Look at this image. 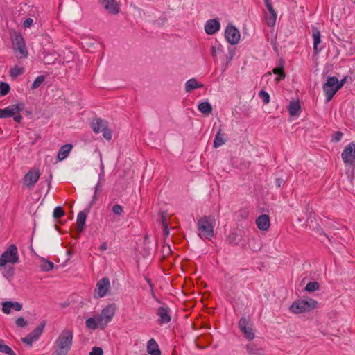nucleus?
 <instances>
[{
    "instance_id": "23",
    "label": "nucleus",
    "mask_w": 355,
    "mask_h": 355,
    "mask_svg": "<svg viewBox=\"0 0 355 355\" xmlns=\"http://www.w3.org/2000/svg\"><path fill=\"white\" fill-rule=\"evenodd\" d=\"M87 218V213L85 211H80L77 216V232L80 233L83 231L85 225Z\"/></svg>"
},
{
    "instance_id": "16",
    "label": "nucleus",
    "mask_w": 355,
    "mask_h": 355,
    "mask_svg": "<svg viewBox=\"0 0 355 355\" xmlns=\"http://www.w3.org/2000/svg\"><path fill=\"white\" fill-rule=\"evenodd\" d=\"M220 28V22L215 19L208 20L205 25V31L208 35L214 34Z\"/></svg>"
},
{
    "instance_id": "52",
    "label": "nucleus",
    "mask_w": 355,
    "mask_h": 355,
    "mask_svg": "<svg viewBox=\"0 0 355 355\" xmlns=\"http://www.w3.org/2000/svg\"><path fill=\"white\" fill-rule=\"evenodd\" d=\"M347 77L345 76V78H343L340 81H339L338 80V85H337V87H336V89L338 90H339L345 83L346 80H347Z\"/></svg>"
},
{
    "instance_id": "26",
    "label": "nucleus",
    "mask_w": 355,
    "mask_h": 355,
    "mask_svg": "<svg viewBox=\"0 0 355 355\" xmlns=\"http://www.w3.org/2000/svg\"><path fill=\"white\" fill-rule=\"evenodd\" d=\"M46 325V322L42 321L39 326H37L33 331H32L29 334L35 339V340H38L39 337L43 332L44 328Z\"/></svg>"
},
{
    "instance_id": "47",
    "label": "nucleus",
    "mask_w": 355,
    "mask_h": 355,
    "mask_svg": "<svg viewBox=\"0 0 355 355\" xmlns=\"http://www.w3.org/2000/svg\"><path fill=\"white\" fill-rule=\"evenodd\" d=\"M21 341L27 345H32L33 341H35L30 334H28L25 338H21Z\"/></svg>"
},
{
    "instance_id": "61",
    "label": "nucleus",
    "mask_w": 355,
    "mask_h": 355,
    "mask_svg": "<svg viewBox=\"0 0 355 355\" xmlns=\"http://www.w3.org/2000/svg\"><path fill=\"white\" fill-rule=\"evenodd\" d=\"M96 200H97V193H96L94 192V196H93V199H92V201L91 204L92 205L94 204L96 201Z\"/></svg>"
},
{
    "instance_id": "57",
    "label": "nucleus",
    "mask_w": 355,
    "mask_h": 355,
    "mask_svg": "<svg viewBox=\"0 0 355 355\" xmlns=\"http://www.w3.org/2000/svg\"><path fill=\"white\" fill-rule=\"evenodd\" d=\"M205 294H203V295H202V294L201 293V300H200V302H201V309H202V307L207 306V304H205V302H204V301H205Z\"/></svg>"
},
{
    "instance_id": "21",
    "label": "nucleus",
    "mask_w": 355,
    "mask_h": 355,
    "mask_svg": "<svg viewBox=\"0 0 355 355\" xmlns=\"http://www.w3.org/2000/svg\"><path fill=\"white\" fill-rule=\"evenodd\" d=\"M147 352L150 355H161L159 346L154 338H151L147 343Z\"/></svg>"
},
{
    "instance_id": "56",
    "label": "nucleus",
    "mask_w": 355,
    "mask_h": 355,
    "mask_svg": "<svg viewBox=\"0 0 355 355\" xmlns=\"http://www.w3.org/2000/svg\"><path fill=\"white\" fill-rule=\"evenodd\" d=\"M169 232H170V230H169V228H168V225L167 226H164L163 227V233H164V236L165 237H167L168 235H169Z\"/></svg>"
},
{
    "instance_id": "18",
    "label": "nucleus",
    "mask_w": 355,
    "mask_h": 355,
    "mask_svg": "<svg viewBox=\"0 0 355 355\" xmlns=\"http://www.w3.org/2000/svg\"><path fill=\"white\" fill-rule=\"evenodd\" d=\"M14 309L17 311H19L22 309V306L18 302L6 301L2 304V311L4 313L8 314L11 311V309Z\"/></svg>"
},
{
    "instance_id": "33",
    "label": "nucleus",
    "mask_w": 355,
    "mask_h": 355,
    "mask_svg": "<svg viewBox=\"0 0 355 355\" xmlns=\"http://www.w3.org/2000/svg\"><path fill=\"white\" fill-rule=\"evenodd\" d=\"M3 275L4 277L7 279H10L13 277L15 275V268L12 266H6L4 267V270L3 272Z\"/></svg>"
},
{
    "instance_id": "44",
    "label": "nucleus",
    "mask_w": 355,
    "mask_h": 355,
    "mask_svg": "<svg viewBox=\"0 0 355 355\" xmlns=\"http://www.w3.org/2000/svg\"><path fill=\"white\" fill-rule=\"evenodd\" d=\"M112 211L116 215H121L123 211V208L119 205H114L112 208Z\"/></svg>"
},
{
    "instance_id": "22",
    "label": "nucleus",
    "mask_w": 355,
    "mask_h": 355,
    "mask_svg": "<svg viewBox=\"0 0 355 355\" xmlns=\"http://www.w3.org/2000/svg\"><path fill=\"white\" fill-rule=\"evenodd\" d=\"M73 146L71 144H64L60 147L58 152L57 158L59 161L64 160L67 157L70 151L71 150Z\"/></svg>"
},
{
    "instance_id": "24",
    "label": "nucleus",
    "mask_w": 355,
    "mask_h": 355,
    "mask_svg": "<svg viewBox=\"0 0 355 355\" xmlns=\"http://www.w3.org/2000/svg\"><path fill=\"white\" fill-rule=\"evenodd\" d=\"M312 37L313 38V49L315 53H317L319 51V49H318V46L321 42V35L320 32L316 27L312 28Z\"/></svg>"
},
{
    "instance_id": "64",
    "label": "nucleus",
    "mask_w": 355,
    "mask_h": 355,
    "mask_svg": "<svg viewBox=\"0 0 355 355\" xmlns=\"http://www.w3.org/2000/svg\"><path fill=\"white\" fill-rule=\"evenodd\" d=\"M194 343H195L196 346L198 348H199V347H200V346H199V345L198 344V337L195 339Z\"/></svg>"
},
{
    "instance_id": "46",
    "label": "nucleus",
    "mask_w": 355,
    "mask_h": 355,
    "mask_svg": "<svg viewBox=\"0 0 355 355\" xmlns=\"http://www.w3.org/2000/svg\"><path fill=\"white\" fill-rule=\"evenodd\" d=\"M103 351L102 348L98 347H94L89 353V355H103Z\"/></svg>"
},
{
    "instance_id": "10",
    "label": "nucleus",
    "mask_w": 355,
    "mask_h": 355,
    "mask_svg": "<svg viewBox=\"0 0 355 355\" xmlns=\"http://www.w3.org/2000/svg\"><path fill=\"white\" fill-rule=\"evenodd\" d=\"M239 327L246 338L252 340L254 338V333L252 326L245 318H241L240 319Z\"/></svg>"
},
{
    "instance_id": "59",
    "label": "nucleus",
    "mask_w": 355,
    "mask_h": 355,
    "mask_svg": "<svg viewBox=\"0 0 355 355\" xmlns=\"http://www.w3.org/2000/svg\"><path fill=\"white\" fill-rule=\"evenodd\" d=\"M101 166H102V168H101V173L99 174V180L100 182L103 180L104 178V171H103V164H101Z\"/></svg>"
},
{
    "instance_id": "20",
    "label": "nucleus",
    "mask_w": 355,
    "mask_h": 355,
    "mask_svg": "<svg viewBox=\"0 0 355 355\" xmlns=\"http://www.w3.org/2000/svg\"><path fill=\"white\" fill-rule=\"evenodd\" d=\"M107 127V123L105 121L101 119H96L92 121L91 128L96 133H99Z\"/></svg>"
},
{
    "instance_id": "58",
    "label": "nucleus",
    "mask_w": 355,
    "mask_h": 355,
    "mask_svg": "<svg viewBox=\"0 0 355 355\" xmlns=\"http://www.w3.org/2000/svg\"><path fill=\"white\" fill-rule=\"evenodd\" d=\"M284 183V181L282 178H278L276 180V184L278 187H280L282 186V184H283Z\"/></svg>"
},
{
    "instance_id": "28",
    "label": "nucleus",
    "mask_w": 355,
    "mask_h": 355,
    "mask_svg": "<svg viewBox=\"0 0 355 355\" xmlns=\"http://www.w3.org/2000/svg\"><path fill=\"white\" fill-rule=\"evenodd\" d=\"M200 87V85L198 81L195 78L189 79L186 82L185 84V91L187 92H191L194 89H197Z\"/></svg>"
},
{
    "instance_id": "36",
    "label": "nucleus",
    "mask_w": 355,
    "mask_h": 355,
    "mask_svg": "<svg viewBox=\"0 0 355 355\" xmlns=\"http://www.w3.org/2000/svg\"><path fill=\"white\" fill-rule=\"evenodd\" d=\"M24 72V69L23 67H19L17 66H15L10 71V76L13 78H17V76L23 74Z\"/></svg>"
},
{
    "instance_id": "31",
    "label": "nucleus",
    "mask_w": 355,
    "mask_h": 355,
    "mask_svg": "<svg viewBox=\"0 0 355 355\" xmlns=\"http://www.w3.org/2000/svg\"><path fill=\"white\" fill-rule=\"evenodd\" d=\"M54 267V263L52 261L46 260L45 259H42L40 268L42 271L49 272Z\"/></svg>"
},
{
    "instance_id": "29",
    "label": "nucleus",
    "mask_w": 355,
    "mask_h": 355,
    "mask_svg": "<svg viewBox=\"0 0 355 355\" xmlns=\"http://www.w3.org/2000/svg\"><path fill=\"white\" fill-rule=\"evenodd\" d=\"M225 141H226L225 135V133H221V130H220L218 132V133L216 136V138L214 139V146L215 148H218V147L222 146L223 144H224Z\"/></svg>"
},
{
    "instance_id": "19",
    "label": "nucleus",
    "mask_w": 355,
    "mask_h": 355,
    "mask_svg": "<svg viewBox=\"0 0 355 355\" xmlns=\"http://www.w3.org/2000/svg\"><path fill=\"white\" fill-rule=\"evenodd\" d=\"M85 325L86 327L93 330L96 329L98 328H100L101 329H103L105 328L102 322H99V318L97 315L94 318H87L85 321Z\"/></svg>"
},
{
    "instance_id": "37",
    "label": "nucleus",
    "mask_w": 355,
    "mask_h": 355,
    "mask_svg": "<svg viewBox=\"0 0 355 355\" xmlns=\"http://www.w3.org/2000/svg\"><path fill=\"white\" fill-rule=\"evenodd\" d=\"M0 352L9 355H16L15 352L9 346L3 344V343L0 345Z\"/></svg>"
},
{
    "instance_id": "17",
    "label": "nucleus",
    "mask_w": 355,
    "mask_h": 355,
    "mask_svg": "<svg viewBox=\"0 0 355 355\" xmlns=\"http://www.w3.org/2000/svg\"><path fill=\"white\" fill-rule=\"evenodd\" d=\"M270 218L267 214H262L256 219V225L261 231H266L270 227Z\"/></svg>"
},
{
    "instance_id": "63",
    "label": "nucleus",
    "mask_w": 355,
    "mask_h": 355,
    "mask_svg": "<svg viewBox=\"0 0 355 355\" xmlns=\"http://www.w3.org/2000/svg\"><path fill=\"white\" fill-rule=\"evenodd\" d=\"M196 226L198 230H200V218H198V217L196 218Z\"/></svg>"
},
{
    "instance_id": "51",
    "label": "nucleus",
    "mask_w": 355,
    "mask_h": 355,
    "mask_svg": "<svg viewBox=\"0 0 355 355\" xmlns=\"http://www.w3.org/2000/svg\"><path fill=\"white\" fill-rule=\"evenodd\" d=\"M33 23V20L31 18H26L23 23V26L24 28H29L32 26Z\"/></svg>"
},
{
    "instance_id": "39",
    "label": "nucleus",
    "mask_w": 355,
    "mask_h": 355,
    "mask_svg": "<svg viewBox=\"0 0 355 355\" xmlns=\"http://www.w3.org/2000/svg\"><path fill=\"white\" fill-rule=\"evenodd\" d=\"M212 110L211 105L208 102L201 103V113L208 114Z\"/></svg>"
},
{
    "instance_id": "43",
    "label": "nucleus",
    "mask_w": 355,
    "mask_h": 355,
    "mask_svg": "<svg viewBox=\"0 0 355 355\" xmlns=\"http://www.w3.org/2000/svg\"><path fill=\"white\" fill-rule=\"evenodd\" d=\"M259 96L261 98H262L264 103H268L270 101V96L269 94L265 92V91H260L259 93Z\"/></svg>"
},
{
    "instance_id": "6",
    "label": "nucleus",
    "mask_w": 355,
    "mask_h": 355,
    "mask_svg": "<svg viewBox=\"0 0 355 355\" xmlns=\"http://www.w3.org/2000/svg\"><path fill=\"white\" fill-rule=\"evenodd\" d=\"M110 288V282L109 278L103 277L100 279L96 286L94 297L96 299L102 298L106 295Z\"/></svg>"
},
{
    "instance_id": "53",
    "label": "nucleus",
    "mask_w": 355,
    "mask_h": 355,
    "mask_svg": "<svg viewBox=\"0 0 355 355\" xmlns=\"http://www.w3.org/2000/svg\"><path fill=\"white\" fill-rule=\"evenodd\" d=\"M101 187H102V184H101L100 180H98V183L96 184V185L94 188V192L96 193H98V192H100L101 191Z\"/></svg>"
},
{
    "instance_id": "15",
    "label": "nucleus",
    "mask_w": 355,
    "mask_h": 355,
    "mask_svg": "<svg viewBox=\"0 0 355 355\" xmlns=\"http://www.w3.org/2000/svg\"><path fill=\"white\" fill-rule=\"evenodd\" d=\"M266 6L267 8L268 11L270 13V15L266 17L267 24L269 26H274L277 20V13L273 8L272 3L270 0H264Z\"/></svg>"
},
{
    "instance_id": "14",
    "label": "nucleus",
    "mask_w": 355,
    "mask_h": 355,
    "mask_svg": "<svg viewBox=\"0 0 355 355\" xmlns=\"http://www.w3.org/2000/svg\"><path fill=\"white\" fill-rule=\"evenodd\" d=\"M99 3L112 15H115L119 12V6L116 0H99Z\"/></svg>"
},
{
    "instance_id": "11",
    "label": "nucleus",
    "mask_w": 355,
    "mask_h": 355,
    "mask_svg": "<svg viewBox=\"0 0 355 355\" xmlns=\"http://www.w3.org/2000/svg\"><path fill=\"white\" fill-rule=\"evenodd\" d=\"M225 37L230 44H236L240 40V32L236 27L228 26L225 32Z\"/></svg>"
},
{
    "instance_id": "40",
    "label": "nucleus",
    "mask_w": 355,
    "mask_h": 355,
    "mask_svg": "<svg viewBox=\"0 0 355 355\" xmlns=\"http://www.w3.org/2000/svg\"><path fill=\"white\" fill-rule=\"evenodd\" d=\"M64 215V211L62 209V207L58 206L54 209L53 216L55 218H56V219L60 218L62 217Z\"/></svg>"
},
{
    "instance_id": "30",
    "label": "nucleus",
    "mask_w": 355,
    "mask_h": 355,
    "mask_svg": "<svg viewBox=\"0 0 355 355\" xmlns=\"http://www.w3.org/2000/svg\"><path fill=\"white\" fill-rule=\"evenodd\" d=\"M13 116H15V112H13V109L11 107V105H10L4 109H0V118L1 119L12 117Z\"/></svg>"
},
{
    "instance_id": "32",
    "label": "nucleus",
    "mask_w": 355,
    "mask_h": 355,
    "mask_svg": "<svg viewBox=\"0 0 355 355\" xmlns=\"http://www.w3.org/2000/svg\"><path fill=\"white\" fill-rule=\"evenodd\" d=\"M247 351L251 355H262L261 349L257 348L253 343L247 345Z\"/></svg>"
},
{
    "instance_id": "54",
    "label": "nucleus",
    "mask_w": 355,
    "mask_h": 355,
    "mask_svg": "<svg viewBox=\"0 0 355 355\" xmlns=\"http://www.w3.org/2000/svg\"><path fill=\"white\" fill-rule=\"evenodd\" d=\"M12 117H13L14 121L17 123H21V121L22 120V116H21V115L19 114V113L18 114H16Z\"/></svg>"
},
{
    "instance_id": "8",
    "label": "nucleus",
    "mask_w": 355,
    "mask_h": 355,
    "mask_svg": "<svg viewBox=\"0 0 355 355\" xmlns=\"http://www.w3.org/2000/svg\"><path fill=\"white\" fill-rule=\"evenodd\" d=\"M116 311L115 304H112L106 306L101 311V314L97 315L99 318V322H101L104 327L112 320Z\"/></svg>"
},
{
    "instance_id": "2",
    "label": "nucleus",
    "mask_w": 355,
    "mask_h": 355,
    "mask_svg": "<svg viewBox=\"0 0 355 355\" xmlns=\"http://www.w3.org/2000/svg\"><path fill=\"white\" fill-rule=\"evenodd\" d=\"M318 302L312 298L297 300L293 303L291 310L295 313L309 312L317 306Z\"/></svg>"
},
{
    "instance_id": "13",
    "label": "nucleus",
    "mask_w": 355,
    "mask_h": 355,
    "mask_svg": "<svg viewBox=\"0 0 355 355\" xmlns=\"http://www.w3.org/2000/svg\"><path fill=\"white\" fill-rule=\"evenodd\" d=\"M40 173L38 170L29 171L24 177V183L28 187H32L38 181Z\"/></svg>"
},
{
    "instance_id": "60",
    "label": "nucleus",
    "mask_w": 355,
    "mask_h": 355,
    "mask_svg": "<svg viewBox=\"0 0 355 355\" xmlns=\"http://www.w3.org/2000/svg\"><path fill=\"white\" fill-rule=\"evenodd\" d=\"M99 248L101 251L105 250L107 249V243L105 242L103 243Z\"/></svg>"
},
{
    "instance_id": "5",
    "label": "nucleus",
    "mask_w": 355,
    "mask_h": 355,
    "mask_svg": "<svg viewBox=\"0 0 355 355\" xmlns=\"http://www.w3.org/2000/svg\"><path fill=\"white\" fill-rule=\"evenodd\" d=\"M338 78L336 77H328L327 82L323 85L322 89L327 96V101L332 99L336 93L338 91L336 89Z\"/></svg>"
},
{
    "instance_id": "62",
    "label": "nucleus",
    "mask_w": 355,
    "mask_h": 355,
    "mask_svg": "<svg viewBox=\"0 0 355 355\" xmlns=\"http://www.w3.org/2000/svg\"><path fill=\"white\" fill-rule=\"evenodd\" d=\"M51 178H52V175H50L49 180H46L49 189H50V187L51 186Z\"/></svg>"
},
{
    "instance_id": "34",
    "label": "nucleus",
    "mask_w": 355,
    "mask_h": 355,
    "mask_svg": "<svg viewBox=\"0 0 355 355\" xmlns=\"http://www.w3.org/2000/svg\"><path fill=\"white\" fill-rule=\"evenodd\" d=\"M10 90V87L8 83L3 81L0 82V97L8 94Z\"/></svg>"
},
{
    "instance_id": "48",
    "label": "nucleus",
    "mask_w": 355,
    "mask_h": 355,
    "mask_svg": "<svg viewBox=\"0 0 355 355\" xmlns=\"http://www.w3.org/2000/svg\"><path fill=\"white\" fill-rule=\"evenodd\" d=\"M16 325L19 327H24L27 325V322L25 320L24 318H19L16 320Z\"/></svg>"
},
{
    "instance_id": "49",
    "label": "nucleus",
    "mask_w": 355,
    "mask_h": 355,
    "mask_svg": "<svg viewBox=\"0 0 355 355\" xmlns=\"http://www.w3.org/2000/svg\"><path fill=\"white\" fill-rule=\"evenodd\" d=\"M103 133V137L106 139V140H110L112 139V132L111 131L107 128V127L102 130L101 132Z\"/></svg>"
},
{
    "instance_id": "25",
    "label": "nucleus",
    "mask_w": 355,
    "mask_h": 355,
    "mask_svg": "<svg viewBox=\"0 0 355 355\" xmlns=\"http://www.w3.org/2000/svg\"><path fill=\"white\" fill-rule=\"evenodd\" d=\"M272 72L277 74V76L275 78V81L279 82L286 77V74L284 70V64L281 61L278 67L273 69Z\"/></svg>"
},
{
    "instance_id": "9",
    "label": "nucleus",
    "mask_w": 355,
    "mask_h": 355,
    "mask_svg": "<svg viewBox=\"0 0 355 355\" xmlns=\"http://www.w3.org/2000/svg\"><path fill=\"white\" fill-rule=\"evenodd\" d=\"M13 49L19 51L20 58H24L28 56V51L24 37L20 34H17L13 40Z\"/></svg>"
},
{
    "instance_id": "38",
    "label": "nucleus",
    "mask_w": 355,
    "mask_h": 355,
    "mask_svg": "<svg viewBox=\"0 0 355 355\" xmlns=\"http://www.w3.org/2000/svg\"><path fill=\"white\" fill-rule=\"evenodd\" d=\"M305 289L309 292L318 291L319 289V284L316 282H310L306 284Z\"/></svg>"
},
{
    "instance_id": "41",
    "label": "nucleus",
    "mask_w": 355,
    "mask_h": 355,
    "mask_svg": "<svg viewBox=\"0 0 355 355\" xmlns=\"http://www.w3.org/2000/svg\"><path fill=\"white\" fill-rule=\"evenodd\" d=\"M162 257L164 259L166 258L170 254H171L172 250L171 249L170 245L168 244L163 245L162 248Z\"/></svg>"
},
{
    "instance_id": "27",
    "label": "nucleus",
    "mask_w": 355,
    "mask_h": 355,
    "mask_svg": "<svg viewBox=\"0 0 355 355\" xmlns=\"http://www.w3.org/2000/svg\"><path fill=\"white\" fill-rule=\"evenodd\" d=\"M300 105L298 101H293L291 102L289 107H288V111L289 114L291 116H297L299 114L300 111Z\"/></svg>"
},
{
    "instance_id": "7",
    "label": "nucleus",
    "mask_w": 355,
    "mask_h": 355,
    "mask_svg": "<svg viewBox=\"0 0 355 355\" xmlns=\"http://www.w3.org/2000/svg\"><path fill=\"white\" fill-rule=\"evenodd\" d=\"M341 157L345 165L353 166L355 162V143L352 142L343 150Z\"/></svg>"
},
{
    "instance_id": "50",
    "label": "nucleus",
    "mask_w": 355,
    "mask_h": 355,
    "mask_svg": "<svg viewBox=\"0 0 355 355\" xmlns=\"http://www.w3.org/2000/svg\"><path fill=\"white\" fill-rule=\"evenodd\" d=\"M343 137V133L340 131L335 132L333 134V140L335 141H340Z\"/></svg>"
},
{
    "instance_id": "35",
    "label": "nucleus",
    "mask_w": 355,
    "mask_h": 355,
    "mask_svg": "<svg viewBox=\"0 0 355 355\" xmlns=\"http://www.w3.org/2000/svg\"><path fill=\"white\" fill-rule=\"evenodd\" d=\"M45 80V76H43V75H41V76H37L35 80H34V82L33 83V84L31 85V89L32 90H34L37 88H38L39 87L41 86V85L44 83Z\"/></svg>"
},
{
    "instance_id": "55",
    "label": "nucleus",
    "mask_w": 355,
    "mask_h": 355,
    "mask_svg": "<svg viewBox=\"0 0 355 355\" xmlns=\"http://www.w3.org/2000/svg\"><path fill=\"white\" fill-rule=\"evenodd\" d=\"M146 281H147V282H148V285H149V286H150V289H151L152 296H153V297H155V293H154V291H153V284H152V282H151L150 279H148V278H147V277H146Z\"/></svg>"
},
{
    "instance_id": "42",
    "label": "nucleus",
    "mask_w": 355,
    "mask_h": 355,
    "mask_svg": "<svg viewBox=\"0 0 355 355\" xmlns=\"http://www.w3.org/2000/svg\"><path fill=\"white\" fill-rule=\"evenodd\" d=\"M24 107L25 105L24 103H19L15 105H11V107L13 109V112H15V115L21 112L24 110Z\"/></svg>"
},
{
    "instance_id": "12",
    "label": "nucleus",
    "mask_w": 355,
    "mask_h": 355,
    "mask_svg": "<svg viewBox=\"0 0 355 355\" xmlns=\"http://www.w3.org/2000/svg\"><path fill=\"white\" fill-rule=\"evenodd\" d=\"M156 314L159 318L157 322L161 325L168 323L171 321L170 309L168 306L159 307Z\"/></svg>"
},
{
    "instance_id": "45",
    "label": "nucleus",
    "mask_w": 355,
    "mask_h": 355,
    "mask_svg": "<svg viewBox=\"0 0 355 355\" xmlns=\"http://www.w3.org/2000/svg\"><path fill=\"white\" fill-rule=\"evenodd\" d=\"M168 218V213L167 211H162L161 212V223L162 226H167L168 225L167 219Z\"/></svg>"
},
{
    "instance_id": "3",
    "label": "nucleus",
    "mask_w": 355,
    "mask_h": 355,
    "mask_svg": "<svg viewBox=\"0 0 355 355\" xmlns=\"http://www.w3.org/2000/svg\"><path fill=\"white\" fill-rule=\"evenodd\" d=\"M216 226V218L214 216H209L201 218V237L211 239L214 236V228Z\"/></svg>"
},
{
    "instance_id": "1",
    "label": "nucleus",
    "mask_w": 355,
    "mask_h": 355,
    "mask_svg": "<svg viewBox=\"0 0 355 355\" xmlns=\"http://www.w3.org/2000/svg\"><path fill=\"white\" fill-rule=\"evenodd\" d=\"M73 334L71 330L64 329L56 340L58 349L54 354L56 355H67L72 346Z\"/></svg>"
},
{
    "instance_id": "4",
    "label": "nucleus",
    "mask_w": 355,
    "mask_h": 355,
    "mask_svg": "<svg viewBox=\"0 0 355 355\" xmlns=\"http://www.w3.org/2000/svg\"><path fill=\"white\" fill-rule=\"evenodd\" d=\"M19 261L17 248L15 245H10L0 257V266H5L8 263H17Z\"/></svg>"
}]
</instances>
